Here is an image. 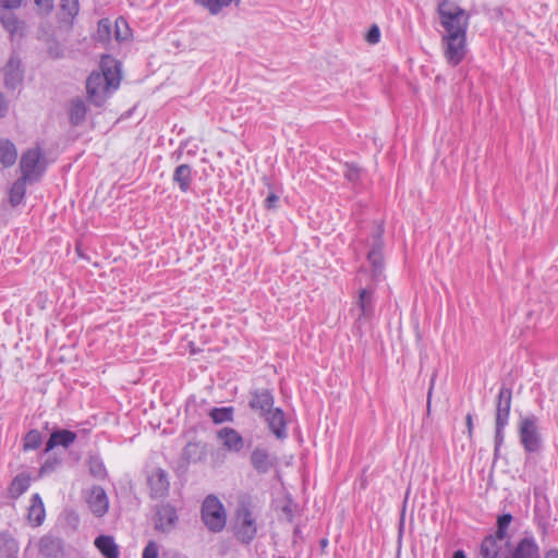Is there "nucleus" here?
I'll list each match as a JSON object with an SVG mask.
<instances>
[{"label":"nucleus","instance_id":"f257e3e1","mask_svg":"<svg viewBox=\"0 0 558 558\" xmlns=\"http://www.w3.org/2000/svg\"><path fill=\"white\" fill-rule=\"evenodd\" d=\"M384 229L379 223H374L372 226V231L364 238L363 234H360L357 239V244H362L365 247H368V252L366 255L367 263L369 265L368 268L362 267L360 269V275L369 276V283L366 287L362 288L359 292V296L355 301V306L359 308L360 313L357 315V319L369 318L374 313V291L375 286L384 279V240H383ZM360 283H362V277L359 278Z\"/></svg>","mask_w":558,"mask_h":558},{"label":"nucleus","instance_id":"f03ea898","mask_svg":"<svg viewBox=\"0 0 558 558\" xmlns=\"http://www.w3.org/2000/svg\"><path fill=\"white\" fill-rule=\"evenodd\" d=\"M100 72H92L86 81L88 100L102 106L110 95L120 86V63L110 56H104L100 61Z\"/></svg>","mask_w":558,"mask_h":558},{"label":"nucleus","instance_id":"7ed1b4c3","mask_svg":"<svg viewBox=\"0 0 558 558\" xmlns=\"http://www.w3.org/2000/svg\"><path fill=\"white\" fill-rule=\"evenodd\" d=\"M437 13L445 35H466L470 14L450 0L438 3Z\"/></svg>","mask_w":558,"mask_h":558},{"label":"nucleus","instance_id":"20e7f679","mask_svg":"<svg viewBox=\"0 0 558 558\" xmlns=\"http://www.w3.org/2000/svg\"><path fill=\"white\" fill-rule=\"evenodd\" d=\"M233 530L235 537L250 544L256 536L258 524L254 506L250 501H241L235 510Z\"/></svg>","mask_w":558,"mask_h":558},{"label":"nucleus","instance_id":"39448f33","mask_svg":"<svg viewBox=\"0 0 558 558\" xmlns=\"http://www.w3.org/2000/svg\"><path fill=\"white\" fill-rule=\"evenodd\" d=\"M512 392L511 389L502 386L499 389L496 404L495 417V454L498 453L505 439V428L509 423Z\"/></svg>","mask_w":558,"mask_h":558},{"label":"nucleus","instance_id":"423d86ee","mask_svg":"<svg viewBox=\"0 0 558 558\" xmlns=\"http://www.w3.org/2000/svg\"><path fill=\"white\" fill-rule=\"evenodd\" d=\"M202 520L206 527L214 532H221L227 523V513L223 504L215 495H208L202 504Z\"/></svg>","mask_w":558,"mask_h":558},{"label":"nucleus","instance_id":"0eeeda50","mask_svg":"<svg viewBox=\"0 0 558 558\" xmlns=\"http://www.w3.org/2000/svg\"><path fill=\"white\" fill-rule=\"evenodd\" d=\"M518 433L520 444L526 452H537L542 448V435L539 433L538 418L535 415L522 416L519 421Z\"/></svg>","mask_w":558,"mask_h":558},{"label":"nucleus","instance_id":"6e6552de","mask_svg":"<svg viewBox=\"0 0 558 558\" xmlns=\"http://www.w3.org/2000/svg\"><path fill=\"white\" fill-rule=\"evenodd\" d=\"M43 151L39 147L29 148L23 153L20 160L22 177L29 183L36 182L45 172Z\"/></svg>","mask_w":558,"mask_h":558},{"label":"nucleus","instance_id":"1a4fd4ad","mask_svg":"<svg viewBox=\"0 0 558 558\" xmlns=\"http://www.w3.org/2000/svg\"><path fill=\"white\" fill-rule=\"evenodd\" d=\"M441 46L447 63L457 66L468 53L466 35H444Z\"/></svg>","mask_w":558,"mask_h":558},{"label":"nucleus","instance_id":"9d476101","mask_svg":"<svg viewBox=\"0 0 558 558\" xmlns=\"http://www.w3.org/2000/svg\"><path fill=\"white\" fill-rule=\"evenodd\" d=\"M506 538L497 537L496 534L487 535L481 544V555L483 558H509L510 542Z\"/></svg>","mask_w":558,"mask_h":558},{"label":"nucleus","instance_id":"9b49d317","mask_svg":"<svg viewBox=\"0 0 558 558\" xmlns=\"http://www.w3.org/2000/svg\"><path fill=\"white\" fill-rule=\"evenodd\" d=\"M86 504L90 512L97 517H104L109 510V498L106 490L98 485L92 486L85 495Z\"/></svg>","mask_w":558,"mask_h":558},{"label":"nucleus","instance_id":"f8f14e48","mask_svg":"<svg viewBox=\"0 0 558 558\" xmlns=\"http://www.w3.org/2000/svg\"><path fill=\"white\" fill-rule=\"evenodd\" d=\"M509 558H541L539 546L533 535L519 539L510 549Z\"/></svg>","mask_w":558,"mask_h":558},{"label":"nucleus","instance_id":"ddd939ff","mask_svg":"<svg viewBox=\"0 0 558 558\" xmlns=\"http://www.w3.org/2000/svg\"><path fill=\"white\" fill-rule=\"evenodd\" d=\"M217 438L222 447L232 453H240L245 447L244 438L232 427L220 428L217 432Z\"/></svg>","mask_w":558,"mask_h":558},{"label":"nucleus","instance_id":"4468645a","mask_svg":"<svg viewBox=\"0 0 558 558\" xmlns=\"http://www.w3.org/2000/svg\"><path fill=\"white\" fill-rule=\"evenodd\" d=\"M0 24L9 33L10 39H21L24 36L25 22L12 11L0 10Z\"/></svg>","mask_w":558,"mask_h":558},{"label":"nucleus","instance_id":"2eb2a0df","mask_svg":"<svg viewBox=\"0 0 558 558\" xmlns=\"http://www.w3.org/2000/svg\"><path fill=\"white\" fill-rule=\"evenodd\" d=\"M178 522L177 510L171 505L160 506L155 515V529L162 532H170Z\"/></svg>","mask_w":558,"mask_h":558},{"label":"nucleus","instance_id":"dca6fc26","mask_svg":"<svg viewBox=\"0 0 558 558\" xmlns=\"http://www.w3.org/2000/svg\"><path fill=\"white\" fill-rule=\"evenodd\" d=\"M148 485L150 488V496L154 499L166 497L170 487L167 472L162 469L153 471L148 477Z\"/></svg>","mask_w":558,"mask_h":558},{"label":"nucleus","instance_id":"f3484780","mask_svg":"<svg viewBox=\"0 0 558 558\" xmlns=\"http://www.w3.org/2000/svg\"><path fill=\"white\" fill-rule=\"evenodd\" d=\"M4 83L8 88L17 87L23 81L22 62L17 54H12L3 68Z\"/></svg>","mask_w":558,"mask_h":558},{"label":"nucleus","instance_id":"a211bd4d","mask_svg":"<svg viewBox=\"0 0 558 558\" xmlns=\"http://www.w3.org/2000/svg\"><path fill=\"white\" fill-rule=\"evenodd\" d=\"M274 405V396L268 389L255 390L252 392L250 407L254 411H258L260 416L266 415Z\"/></svg>","mask_w":558,"mask_h":558},{"label":"nucleus","instance_id":"6ab92c4d","mask_svg":"<svg viewBox=\"0 0 558 558\" xmlns=\"http://www.w3.org/2000/svg\"><path fill=\"white\" fill-rule=\"evenodd\" d=\"M263 417H265L269 429L277 438L282 439L287 437V423L281 409H272Z\"/></svg>","mask_w":558,"mask_h":558},{"label":"nucleus","instance_id":"aec40b11","mask_svg":"<svg viewBox=\"0 0 558 558\" xmlns=\"http://www.w3.org/2000/svg\"><path fill=\"white\" fill-rule=\"evenodd\" d=\"M77 438L76 433L69 429H56L50 434V437L46 444L45 451L48 452L53 448L61 446L63 448H69L71 445L75 442Z\"/></svg>","mask_w":558,"mask_h":558},{"label":"nucleus","instance_id":"412c9836","mask_svg":"<svg viewBox=\"0 0 558 558\" xmlns=\"http://www.w3.org/2000/svg\"><path fill=\"white\" fill-rule=\"evenodd\" d=\"M63 551L61 538L53 535H45L39 541V553L47 558H58Z\"/></svg>","mask_w":558,"mask_h":558},{"label":"nucleus","instance_id":"4be33fe9","mask_svg":"<svg viewBox=\"0 0 558 558\" xmlns=\"http://www.w3.org/2000/svg\"><path fill=\"white\" fill-rule=\"evenodd\" d=\"M251 463L258 473L265 474L274 466L275 459L266 449L255 448L251 453Z\"/></svg>","mask_w":558,"mask_h":558},{"label":"nucleus","instance_id":"5701e85b","mask_svg":"<svg viewBox=\"0 0 558 558\" xmlns=\"http://www.w3.org/2000/svg\"><path fill=\"white\" fill-rule=\"evenodd\" d=\"M94 545L104 556V558H119L120 556L119 546L112 536L100 535L96 537Z\"/></svg>","mask_w":558,"mask_h":558},{"label":"nucleus","instance_id":"b1692460","mask_svg":"<svg viewBox=\"0 0 558 558\" xmlns=\"http://www.w3.org/2000/svg\"><path fill=\"white\" fill-rule=\"evenodd\" d=\"M192 180L193 170L189 165L182 163L174 169L172 181L178 184L181 192L186 193L191 189Z\"/></svg>","mask_w":558,"mask_h":558},{"label":"nucleus","instance_id":"393cba45","mask_svg":"<svg viewBox=\"0 0 558 558\" xmlns=\"http://www.w3.org/2000/svg\"><path fill=\"white\" fill-rule=\"evenodd\" d=\"M17 159V149L13 142L8 138L0 140V163L3 168L12 167Z\"/></svg>","mask_w":558,"mask_h":558},{"label":"nucleus","instance_id":"a878e982","mask_svg":"<svg viewBox=\"0 0 558 558\" xmlns=\"http://www.w3.org/2000/svg\"><path fill=\"white\" fill-rule=\"evenodd\" d=\"M46 517L45 506L39 494H34L28 508V520L36 526L43 524Z\"/></svg>","mask_w":558,"mask_h":558},{"label":"nucleus","instance_id":"bb28decb","mask_svg":"<svg viewBox=\"0 0 558 558\" xmlns=\"http://www.w3.org/2000/svg\"><path fill=\"white\" fill-rule=\"evenodd\" d=\"M87 108L82 98H74L70 102L69 117L73 125H80L86 118Z\"/></svg>","mask_w":558,"mask_h":558},{"label":"nucleus","instance_id":"cd10ccee","mask_svg":"<svg viewBox=\"0 0 558 558\" xmlns=\"http://www.w3.org/2000/svg\"><path fill=\"white\" fill-rule=\"evenodd\" d=\"M19 545L9 533H0V558H16Z\"/></svg>","mask_w":558,"mask_h":558},{"label":"nucleus","instance_id":"c85d7f7f","mask_svg":"<svg viewBox=\"0 0 558 558\" xmlns=\"http://www.w3.org/2000/svg\"><path fill=\"white\" fill-rule=\"evenodd\" d=\"M26 183H29L23 178H19L9 191V202L11 206L16 207L22 204L26 194Z\"/></svg>","mask_w":558,"mask_h":558},{"label":"nucleus","instance_id":"c756f323","mask_svg":"<svg viewBox=\"0 0 558 558\" xmlns=\"http://www.w3.org/2000/svg\"><path fill=\"white\" fill-rule=\"evenodd\" d=\"M31 477L24 473L19 474L13 478L9 487V494L12 498L16 499L28 489Z\"/></svg>","mask_w":558,"mask_h":558},{"label":"nucleus","instance_id":"7c9ffc66","mask_svg":"<svg viewBox=\"0 0 558 558\" xmlns=\"http://www.w3.org/2000/svg\"><path fill=\"white\" fill-rule=\"evenodd\" d=\"M233 408L232 407H223V408H214L209 412V416L216 424H221L226 422L233 421Z\"/></svg>","mask_w":558,"mask_h":558},{"label":"nucleus","instance_id":"2f4dec72","mask_svg":"<svg viewBox=\"0 0 558 558\" xmlns=\"http://www.w3.org/2000/svg\"><path fill=\"white\" fill-rule=\"evenodd\" d=\"M112 34V24L108 19H101L97 25L96 39L101 43H108Z\"/></svg>","mask_w":558,"mask_h":558},{"label":"nucleus","instance_id":"473e14b6","mask_svg":"<svg viewBox=\"0 0 558 558\" xmlns=\"http://www.w3.org/2000/svg\"><path fill=\"white\" fill-rule=\"evenodd\" d=\"M60 8L64 16L72 22L80 12L78 0H60Z\"/></svg>","mask_w":558,"mask_h":558},{"label":"nucleus","instance_id":"72a5a7b5","mask_svg":"<svg viewBox=\"0 0 558 558\" xmlns=\"http://www.w3.org/2000/svg\"><path fill=\"white\" fill-rule=\"evenodd\" d=\"M88 468H89L90 474L94 477H96L98 480H104L107 477V470H106V466L101 459H99L97 457H92L88 460Z\"/></svg>","mask_w":558,"mask_h":558},{"label":"nucleus","instance_id":"f704fd0d","mask_svg":"<svg viewBox=\"0 0 558 558\" xmlns=\"http://www.w3.org/2000/svg\"><path fill=\"white\" fill-rule=\"evenodd\" d=\"M43 441V436L37 429L29 430L24 437L23 448L25 451L35 450L39 448Z\"/></svg>","mask_w":558,"mask_h":558},{"label":"nucleus","instance_id":"c9c22d12","mask_svg":"<svg viewBox=\"0 0 558 558\" xmlns=\"http://www.w3.org/2000/svg\"><path fill=\"white\" fill-rule=\"evenodd\" d=\"M513 517L510 513H504L497 518V530L494 534L497 537L507 538L508 536V527L511 524Z\"/></svg>","mask_w":558,"mask_h":558},{"label":"nucleus","instance_id":"e433bc0d","mask_svg":"<svg viewBox=\"0 0 558 558\" xmlns=\"http://www.w3.org/2000/svg\"><path fill=\"white\" fill-rule=\"evenodd\" d=\"M130 36V27L123 17H119L114 23V37L118 41L128 39Z\"/></svg>","mask_w":558,"mask_h":558},{"label":"nucleus","instance_id":"4c0bfd02","mask_svg":"<svg viewBox=\"0 0 558 558\" xmlns=\"http://www.w3.org/2000/svg\"><path fill=\"white\" fill-rule=\"evenodd\" d=\"M60 463H61V460L59 458H49L40 466L39 475L45 476V475L52 473L58 468V465Z\"/></svg>","mask_w":558,"mask_h":558},{"label":"nucleus","instance_id":"58836bf2","mask_svg":"<svg viewBox=\"0 0 558 558\" xmlns=\"http://www.w3.org/2000/svg\"><path fill=\"white\" fill-rule=\"evenodd\" d=\"M344 177L350 182L355 183L361 179V169L355 165H345Z\"/></svg>","mask_w":558,"mask_h":558},{"label":"nucleus","instance_id":"ea45409f","mask_svg":"<svg viewBox=\"0 0 558 558\" xmlns=\"http://www.w3.org/2000/svg\"><path fill=\"white\" fill-rule=\"evenodd\" d=\"M159 546L156 542L150 541L143 549L142 558H158Z\"/></svg>","mask_w":558,"mask_h":558},{"label":"nucleus","instance_id":"a19ab883","mask_svg":"<svg viewBox=\"0 0 558 558\" xmlns=\"http://www.w3.org/2000/svg\"><path fill=\"white\" fill-rule=\"evenodd\" d=\"M366 40L371 45H376L380 40V29L377 25H373L367 34H366Z\"/></svg>","mask_w":558,"mask_h":558},{"label":"nucleus","instance_id":"79ce46f5","mask_svg":"<svg viewBox=\"0 0 558 558\" xmlns=\"http://www.w3.org/2000/svg\"><path fill=\"white\" fill-rule=\"evenodd\" d=\"M23 0H0V10L13 11L22 7Z\"/></svg>","mask_w":558,"mask_h":558},{"label":"nucleus","instance_id":"37998d69","mask_svg":"<svg viewBox=\"0 0 558 558\" xmlns=\"http://www.w3.org/2000/svg\"><path fill=\"white\" fill-rule=\"evenodd\" d=\"M34 2L45 13H50L53 9V0H34Z\"/></svg>","mask_w":558,"mask_h":558},{"label":"nucleus","instance_id":"c03bdc74","mask_svg":"<svg viewBox=\"0 0 558 558\" xmlns=\"http://www.w3.org/2000/svg\"><path fill=\"white\" fill-rule=\"evenodd\" d=\"M279 202V196L275 193H270L264 202V205L267 209H276Z\"/></svg>","mask_w":558,"mask_h":558},{"label":"nucleus","instance_id":"a18cd8bd","mask_svg":"<svg viewBox=\"0 0 558 558\" xmlns=\"http://www.w3.org/2000/svg\"><path fill=\"white\" fill-rule=\"evenodd\" d=\"M8 111V105L3 97V95L0 93V118L4 117Z\"/></svg>","mask_w":558,"mask_h":558},{"label":"nucleus","instance_id":"49530a36","mask_svg":"<svg viewBox=\"0 0 558 558\" xmlns=\"http://www.w3.org/2000/svg\"><path fill=\"white\" fill-rule=\"evenodd\" d=\"M469 436H472L473 432V417L472 414H468L465 417Z\"/></svg>","mask_w":558,"mask_h":558},{"label":"nucleus","instance_id":"de8ad7c7","mask_svg":"<svg viewBox=\"0 0 558 558\" xmlns=\"http://www.w3.org/2000/svg\"><path fill=\"white\" fill-rule=\"evenodd\" d=\"M545 558H558V549L553 548L545 553Z\"/></svg>","mask_w":558,"mask_h":558},{"label":"nucleus","instance_id":"09e8293b","mask_svg":"<svg viewBox=\"0 0 558 558\" xmlns=\"http://www.w3.org/2000/svg\"><path fill=\"white\" fill-rule=\"evenodd\" d=\"M452 558H466V556H465V553L463 550L459 549V550H456L453 553V557Z\"/></svg>","mask_w":558,"mask_h":558},{"label":"nucleus","instance_id":"8fccbe9b","mask_svg":"<svg viewBox=\"0 0 558 558\" xmlns=\"http://www.w3.org/2000/svg\"><path fill=\"white\" fill-rule=\"evenodd\" d=\"M433 384H434V379L432 380V386H430L429 391H428V399L430 398V395H432Z\"/></svg>","mask_w":558,"mask_h":558}]
</instances>
